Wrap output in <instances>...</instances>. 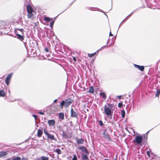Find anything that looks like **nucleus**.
Masks as SVG:
<instances>
[{
	"instance_id": "obj_32",
	"label": "nucleus",
	"mask_w": 160,
	"mask_h": 160,
	"mask_svg": "<svg viewBox=\"0 0 160 160\" xmlns=\"http://www.w3.org/2000/svg\"><path fill=\"white\" fill-rule=\"evenodd\" d=\"M77 156L75 154L73 155V158L72 159V160H77Z\"/></svg>"
},
{
	"instance_id": "obj_36",
	"label": "nucleus",
	"mask_w": 160,
	"mask_h": 160,
	"mask_svg": "<svg viewBox=\"0 0 160 160\" xmlns=\"http://www.w3.org/2000/svg\"><path fill=\"white\" fill-rule=\"evenodd\" d=\"M32 116L33 117L35 118V119H36L37 118V117H38L37 116V115H34V114H33L32 115Z\"/></svg>"
},
{
	"instance_id": "obj_25",
	"label": "nucleus",
	"mask_w": 160,
	"mask_h": 160,
	"mask_svg": "<svg viewBox=\"0 0 160 160\" xmlns=\"http://www.w3.org/2000/svg\"><path fill=\"white\" fill-rule=\"evenodd\" d=\"M160 94V89L159 90L157 89V92L156 94V97H159V96Z\"/></svg>"
},
{
	"instance_id": "obj_34",
	"label": "nucleus",
	"mask_w": 160,
	"mask_h": 160,
	"mask_svg": "<svg viewBox=\"0 0 160 160\" xmlns=\"http://www.w3.org/2000/svg\"><path fill=\"white\" fill-rule=\"evenodd\" d=\"M147 155H148V156L149 157H150V152L149 151H147Z\"/></svg>"
},
{
	"instance_id": "obj_16",
	"label": "nucleus",
	"mask_w": 160,
	"mask_h": 160,
	"mask_svg": "<svg viewBox=\"0 0 160 160\" xmlns=\"http://www.w3.org/2000/svg\"><path fill=\"white\" fill-rule=\"evenodd\" d=\"M59 118L61 120H63L64 119V114L63 112H60L59 113Z\"/></svg>"
},
{
	"instance_id": "obj_8",
	"label": "nucleus",
	"mask_w": 160,
	"mask_h": 160,
	"mask_svg": "<svg viewBox=\"0 0 160 160\" xmlns=\"http://www.w3.org/2000/svg\"><path fill=\"white\" fill-rule=\"evenodd\" d=\"M79 149L81 150L83 153L88 155L89 152L85 147L83 146H80L79 147Z\"/></svg>"
},
{
	"instance_id": "obj_45",
	"label": "nucleus",
	"mask_w": 160,
	"mask_h": 160,
	"mask_svg": "<svg viewBox=\"0 0 160 160\" xmlns=\"http://www.w3.org/2000/svg\"><path fill=\"white\" fill-rule=\"evenodd\" d=\"M104 160H109L108 159H105Z\"/></svg>"
},
{
	"instance_id": "obj_9",
	"label": "nucleus",
	"mask_w": 160,
	"mask_h": 160,
	"mask_svg": "<svg viewBox=\"0 0 160 160\" xmlns=\"http://www.w3.org/2000/svg\"><path fill=\"white\" fill-rule=\"evenodd\" d=\"M71 117L73 118H76L78 115V113L74 111L72 108L71 109Z\"/></svg>"
},
{
	"instance_id": "obj_19",
	"label": "nucleus",
	"mask_w": 160,
	"mask_h": 160,
	"mask_svg": "<svg viewBox=\"0 0 160 160\" xmlns=\"http://www.w3.org/2000/svg\"><path fill=\"white\" fill-rule=\"evenodd\" d=\"M100 95L104 99H105L106 98V96L105 94L103 92H100Z\"/></svg>"
},
{
	"instance_id": "obj_21",
	"label": "nucleus",
	"mask_w": 160,
	"mask_h": 160,
	"mask_svg": "<svg viewBox=\"0 0 160 160\" xmlns=\"http://www.w3.org/2000/svg\"><path fill=\"white\" fill-rule=\"evenodd\" d=\"M5 92L4 90H0V96L1 97H4L5 96Z\"/></svg>"
},
{
	"instance_id": "obj_33",
	"label": "nucleus",
	"mask_w": 160,
	"mask_h": 160,
	"mask_svg": "<svg viewBox=\"0 0 160 160\" xmlns=\"http://www.w3.org/2000/svg\"><path fill=\"white\" fill-rule=\"evenodd\" d=\"M122 106V102L119 103L118 104V107L119 108H121Z\"/></svg>"
},
{
	"instance_id": "obj_26",
	"label": "nucleus",
	"mask_w": 160,
	"mask_h": 160,
	"mask_svg": "<svg viewBox=\"0 0 160 160\" xmlns=\"http://www.w3.org/2000/svg\"><path fill=\"white\" fill-rule=\"evenodd\" d=\"M21 158L19 157H16L13 158L11 160H21Z\"/></svg>"
},
{
	"instance_id": "obj_5",
	"label": "nucleus",
	"mask_w": 160,
	"mask_h": 160,
	"mask_svg": "<svg viewBox=\"0 0 160 160\" xmlns=\"http://www.w3.org/2000/svg\"><path fill=\"white\" fill-rule=\"evenodd\" d=\"M27 16L28 18H31L33 16V10L31 6L29 5H28L27 6Z\"/></svg>"
},
{
	"instance_id": "obj_37",
	"label": "nucleus",
	"mask_w": 160,
	"mask_h": 160,
	"mask_svg": "<svg viewBox=\"0 0 160 160\" xmlns=\"http://www.w3.org/2000/svg\"><path fill=\"white\" fill-rule=\"evenodd\" d=\"M73 60L74 61V62H76V58L75 57H73Z\"/></svg>"
},
{
	"instance_id": "obj_2",
	"label": "nucleus",
	"mask_w": 160,
	"mask_h": 160,
	"mask_svg": "<svg viewBox=\"0 0 160 160\" xmlns=\"http://www.w3.org/2000/svg\"><path fill=\"white\" fill-rule=\"evenodd\" d=\"M73 102V101L69 98L66 99L65 101H62L60 104L61 108H62L63 106L67 108Z\"/></svg>"
},
{
	"instance_id": "obj_20",
	"label": "nucleus",
	"mask_w": 160,
	"mask_h": 160,
	"mask_svg": "<svg viewBox=\"0 0 160 160\" xmlns=\"http://www.w3.org/2000/svg\"><path fill=\"white\" fill-rule=\"evenodd\" d=\"M94 89L93 87L92 86L90 87L88 92L90 93H93L94 92Z\"/></svg>"
},
{
	"instance_id": "obj_44",
	"label": "nucleus",
	"mask_w": 160,
	"mask_h": 160,
	"mask_svg": "<svg viewBox=\"0 0 160 160\" xmlns=\"http://www.w3.org/2000/svg\"><path fill=\"white\" fill-rule=\"evenodd\" d=\"M114 160H117V157L116 156V158L114 159Z\"/></svg>"
},
{
	"instance_id": "obj_14",
	"label": "nucleus",
	"mask_w": 160,
	"mask_h": 160,
	"mask_svg": "<svg viewBox=\"0 0 160 160\" xmlns=\"http://www.w3.org/2000/svg\"><path fill=\"white\" fill-rule=\"evenodd\" d=\"M8 153L7 152L2 151L0 152V158L7 155Z\"/></svg>"
},
{
	"instance_id": "obj_30",
	"label": "nucleus",
	"mask_w": 160,
	"mask_h": 160,
	"mask_svg": "<svg viewBox=\"0 0 160 160\" xmlns=\"http://www.w3.org/2000/svg\"><path fill=\"white\" fill-rule=\"evenodd\" d=\"M54 21H52L50 22V27L51 28H52L53 27V25L54 23Z\"/></svg>"
},
{
	"instance_id": "obj_27",
	"label": "nucleus",
	"mask_w": 160,
	"mask_h": 160,
	"mask_svg": "<svg viewBox=\"0 0 160 160\" xmlns=\"http://www.w3.org/2000/svg\"><path fill=\"white\" fill-rule=\"evenodd\" d=\"M96 54V52H94L93 53H92V54L88 53V56L90 58H91L92 57H93V56L95 55Z\"/></svg>"
},
{
	"instance_id": "obj_10",
	"label": "nucleus",
	"mask_w": 160,
	"mask_h": 160,
	"mask_svg": "<svg viewBox=\"0 0 160 160\" xmlns=\"http://www.w3.org/2000/svg\"><path fill=\"white\" fill-rule=\"evenodd\" d=\"M134 66L135 68H138L141 71H143L144 70V66H140L135 64H134Z\"/></svg>"
},
{
	"instance_id": "obj_23",
	"label": "nucleus",
	"mask_w": 160,
	"mask_h": 160,
	"mask_svg": "<svg viewBox=\"0 0 160 160\" xmlns=\"http://www.w3.org/2000/svg\"><path fill=\"white\" fill-rule=\"evenodd\" d=\"M41 160H49V158L48 157L45 156H42L41 158Z\"/></svg>"
},
{
	"instance_id": "obj_29",
	"label": "nucleus",
	"mask_w": 160,
	"mask_h": 160,
	"mask_svg": "<svg viewBox=\"0 0 160 160\" xmlns=\"http://www.w3.org/2000/svg\"><path fill=\"white\" fill-rule=\"evenodd\" d=\"M16 29L18 30L21 32L23 34V32L24 31V30L23 28H21V29H19V28H17Z\"/></svg>"
},
{
	"instance_id": "obj_31",
	"label": "nucleus",
	"mask_w": 160,
	"mask_h": 160,
	"mask_svg": "<svg viewBox=\"0 0 160 160\" xmlns=\"http://www.w3.org/2000/svg\"><path fill=\"white\" fill-rule=\"evenodd\" d=\"M99 125L101 126H102L104 125L103 123L101 120L99 121Z\"/></svg>"
},
{
	"instance_id": "obj_39",
	"label": "nucleus",
	"mask_w": 160,
	"mask_h": 160,
	"mask_svg": "<svg viewBox=\"0 0 160 160\" xmlns=\"http://www.w3.org/2000/svg\"><path fill=\"white\" fill-rule=\"evenodd\" d=\"M132 13H131L129 15H128L126 18H127V19H128V18L129 17L131 16V15H132Z\"/></svg>"
},
{
	"instance_id": "obj_4",
	"label": "nucleus",
	"mask_w": 160,
	"mask_h": 160,
	"mask_svg": "<svg viewBox=\"0 0 160 160\" xmlns=\"http://www.w3.org/2000/svg\"><path fill=\"white\" fill-rule=\"evenodd\" d=\"M142 137L140 135H138L136 137L135 139H134L132 141L135 144L138 145H140L142 141Z\"/></svg>"
},
{
	"instance_id": "obj_40",
	"label": "nucleus",
	"mask_w": 160,
	"mask_h": 160,
	"mask_svg": "<svg viewBox=\"0 0 160 160\" xmlns=\"http://www.w3.org/2000/svg\"><path fill=\"white\" fill-rule=\"evenodd\" d=\"M109 36H113V35L112 33L111 32H110L109 33Z\"/></svg>"
},
{
	"instance_id": "obj_18",
	"label": "nucleus",
	"mask_w": 160,
	"mask_h": 160,
	"mask_svg": "<svg viewBox=\"0 0 160 160\" xmlns=\"http://www.w3.org/2000/svg\"><path fill=\"white\" fill-rule=\"evenodd\" d=\"M103 134L105 136V137L108 140H111V138L109 137V134L106 133L105 132H103Z\"/></svg>"
},
{
	"instance_id": "obj_22",
	"label": "nucleus",
	"mask_w": 160,
	"mask_h": 160,
	"mask_svg": "<svg viewBox=\"0 0 160 160\" xmlns=\"http://www.w3.org/2000/svg\"><path fill=\"white\" fill-rule=\"evenodd\" d=\"M44 19L46 22H49L52 20L51 19L48 17H45Z\"/></svg>"
},
{
	"instance_id": "obj_28",
	"label": "nucleus",
	"mask_w": 160,
	"mask_h": 160,
	"mask_svg": "<svg viewBox=\"0 0 160 160\" xmlns=\"http://www.w3.org/2000/svg\"><path fill=\"white\" fill-rule=\"evenodd\" d=\"M55 152H57L58 154H61V151L59 149H57L55 150Z\"/></svg>"
},
{
	"instance_id": "obj_43",
	"label": "nucleus",
	"mask_w": 160,
	"mask_h": 160,
	"mask_svg": "<svg viewBox=\"0 0 160 160\" xmlns=\"http://www.w3.org/2000/svg\"><path fill=\"white\" fill-rule=\"evenodd\" d=\"M57 101V99H55L54 101V102H55Z\"/></svg>"
},
{
	"instance_id": "obj_15",
	"label": "nucleus",
	"mask_w": 160,
	"mask_h": 160,
	"mask_svg": "<svg viewBox=\"0 0 160 160\" xmlns=\"http://www.w3.org/2000/svg\"><path fill=\"white\" fill-rule=\"evenodd\" d=\"M42 131L41 129H38L37 131V136L38 137H41L42 134Z\"/></svg>"
},
{
	"instance_id": "obj_1",
	"label": "nucleus",
	"mask_w": 160,
	"mask_h": 160,
	"mask_svg": "<svg viewBox=\"0 0 160 160\" xmlns=\"http://www.w3.org/2000/svg\"><path fill=\"white\" fill-rule=\"evenodd\" d=\"M115 108L114 104L107 103V105L104 106V111L105 114L108 116H112Z\"/></svg>"
},
{
	"instance_id": "obj_11",
	"label": "nucleus",
	"mask_w": 160,
	"mask_h": 160,
	"mask_svg": "<svg viewBox=\"0 0 160 160\" xmlns=\"http://www.w3.org/2000/svg\"><path fill=\"white\" fill-rule=\"evenodd\" d=\"M48 122L49 126H52L55 123V121L54 119L49 120L48 121Z\"/></svg>"
},
{
	"instance_id": "obj_38",
	"label": "nucleus",
	"mask_w": 160,
	"mask_h": 160,
	"mask_svg": "<svg viewBox=\"0 0 160 160\" xmlns=\"http://www.w3.org/2000/svg\"><path fill=\"white\" fill-rule=\"evenodd\" d=\"M21 160H28V159L26 158H23Z\"/></svg>"
},
{
	"instance_id": "obj_7",
	"label": "nucleus",
	"mask_w": 160,
	"mask_h": 160,
	"mask_svg": "<svg viewBox=\"0 0 160 160\" xmlns=\"http://www.w3.org/2000/svg\"><path fill=\"white\" fill-rule=\"evenodd\" d=\"M12 74L13 73H10L7 76L6 78L5 82L6 84L8 85L9 84L10 80L11 78Z\"/></svg>"
},
{
	"instance_id": "obj_24",
	"label": "nucleus",
	"mask_w": 160,
	"mask_h": 160,
	"mask_svg": "<svg viewBox=\"0 0 160 160\" xmlns=\"http://www.w3.org/2000/svg\"><path fill=\"white\" fill-rule=\"evenodd\" d=\"M121 115L122 116L123 118H124L125 117V112L124 110H122L121 111Z\"/></svg>"
},
{
	"instance_id": "obj_12",
	"label": "nucleus",
	"mask_w": 160,
	"mask_h": 160,
	"mask_svg": "<svg viewBox=\"0 0 160 160\" xmlns=\"http://www.w3.org/2000/svg\"><path fill=\"white\" fill-rule=\"evenodd\" d=\"M84 142V140L82 138L77 139V142L78 144H82Z\"/></svg>"
},
{
	"instance_id": "obj_35",
	"label": "nucleus",
	"mask_w": 160,
	"mask_h": 160,
	"mask_svg": "<svg viewBox=\"0 0 160 160\" xmlns=\"http://www.w3.org/2000/svg\"><path fill=\"white\" fill-rule=\"evenodd\" d=\"M45 51L47 52H48L49 51V50H48V48L47 47H46L45 48Z\"/></svg>"
},
{
	"instance_id": "obj_6",
	"label": "nucleus",
	"mask_w": 160,
	"mask_h": 160,
	"mask_svg": "<svg viewBox=\"0 0 160 160\" xmlns=\"http://www.w3.org/2000/svg\"><path fill=\"white\" fill-rule=\"evenodd\" d=\"M43 131L44 133L47 136L48 138H49L52 140H56V139H55L54 135L50 134L46 129L44 128L43 130Z\"/></svg>"
},
{
	"instance_id": "obj_42",
	"label": "nucleus",
	"mask_w": 160,
	"mask_h": 160,
	"mask_svg": "<svg viewBox=\"0 0 160 160\" xmlns=\"http://www.w3.org/2000/svg\"><path fill=\"white\" fill-rule=\"evenodd\" d=\"M121 96H118V98L119 99H120L121 97Z\"/></svg>"
},
{
	"instance_id": "obj_3",
	"label": "nucleus",
	"mask_w": 160,
	"mask_h": 160,
	"mask_svg": "<svg viewBox=\"0 0 160 160\" xmlns=\"http://www.w3.org/2000/svg\"><path fill=\"white\" fill-rule=\"evenodd\" d=\"M58 110V105L53 104L50 106L47 109L48 111L51 114L53 113L57 112Z\"/></svg>"
},
{
	"instance_id": "obj_17",
	"label": "nucleus",
	"mask_w": 160,
	"mask_h": 160,
	"mask_svg": "<svg viewBox=\"0 0 160 160\" xmlns=\"http://www.w3.org/2000/svg\"><path fill=\"white\" fill-rule=\"evenodd\" d=\"M87 154H86V155L85 154H82L81 156L82 158V160H87L88 159V158L87 157V156H88Z\"/></svg>"
},
{
	"instance_id": "obj_13",
	"label": "nucleus",
	"mask_w": 160,
	"mask_h": 160,
	"mask_svg": "<svg viewBox=\"0 0 160 160\" xmlns=\"http://www.w3.org/2000/svg\"><path fill=\"white\" fill-rule=\"evenodd\" d=\"M16 36L17 38L20 40L22 41L24 39V37L22 36L19 34L18 33H16Z\"/></svg>"
},
{
	"instance_id": "obj_41",
	"label": "nucleus",
	"mask_w": 160,
	"mask_h": 160,
	"mask_svg": "<svg viewBox=\"0 0 160 160\" xmlns=\"http://www.w3.org/2000/svg\"><path fill=\"white\" fill-rule=\"evenodd\" d=\"M39 113L41 114V115H43L44 114V113L43 112H39Z\"/></svg>"
}]
</instances>
